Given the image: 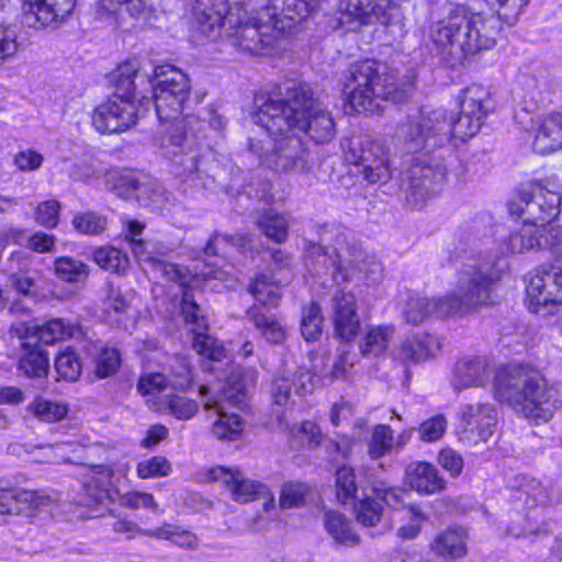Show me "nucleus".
Returning a JSON list of instances; mask_svg holds the SVG:
<instances>
[{
	"label": "nucleus",
	"instance_id": "nucleus-1",
	"mask_svg": "<svg viewBox=\"0 0 562 562\" xmlns=\"http://www.w3.org/2000/svg\"><path fill=\"white\" fill-rule=\"evenodd\" d=\"M280 98L258 93L254 98L251 120L270 136L311 140H329L336 136V124L325 105L313 97L304 83L288 82Z\"/></svg>",
	"mask_w": 562,
	"mask_h": 562
},
{
	"label": "nucleus",
	"instance_id": "nucleus-2",
	"mask_svg": "<svg viewBox=\"0 0 562 562\" xmlns=\"http://www.w3.org/2000/svg\"><path fill=\"white\" fill-rule=\"evenodd\" d=\"M148 89L153 91L154 106L164 133L172 138H217L223 137L225 120L217 113L209 112L207 117L181 116L183 104L191 93V82L186 72L170 65L153 69Z\"/></svg>",
	"mask_w": 562,
	"mask_h": 562
},
{
	"label": "nucleus",
	"instance_id": "nucleus-3",
	"mask_svg": "<svg viewBox=\"0 0 562 562\" xmlns=\"http://www.w3.org/2000/svg\"><path fill=\"white\" fill-rule=\"evenodd\" d=\"M501 32L499 18L452 5L429 29V41L451 65L492 49Z\"/></svg>",
	"mask_w": 562,
	"mask_h": 562
},
{
	"label": "nucleus",
	"instance_id": "nucleus-4",
	"mask_svg": "<svg viewBox=\"0 0 562 562\" xmlns=\"http://www.w3.org/2000/svg\"><path fill=\"white\" fill-rule=\"evenodd\" d=\"M492 109L490 91L481 85H471L462 91L460 116L452 124L447 123L442 110L418 111L398 121L393 137L416 140L449 132L454 140H469L479 133Z\"/></svg>",
	"mask_w": 562,
	"mask_h": 562
},
{
	"label": "nucleus",
	"instance_id": "nucleus-5",
	"mask_svg": "<svg viewBox=\"0 0 562 562\" xmlns=\"http://www.w3.org/2000/svg\"><path fill=\"white\" fill-rule=\"evenodd\" d=\"M494 396L535 422L549 420L562 405V390L538 372L517 366L501 370L493 384Z\"/></svg>",
	"mask_w": 562,
	"mask_h": 562
},
{
	"label": "nucleus",
	"instance_id": "nucleus-6",
	"mask_svg": "<svg viewBox=\"0 0 562 562\" xmlns=\"http://www.w3.org/2000/svg\"><path fill=\"white\" fill-rule=\"evenodd\" d=\"M415 79L413 70L398 81L382 63L370 59L357 63L346 86L349 106L358 113H375L384 101H403L414 87Z\"/></svg>",
	"mask_w": 562,
	"mask_h": 562
},
{
	"label": "nucleus",
	"instance_id": "nucleus-7",
	"mask_svg": "<svg viewBox=\"0 0 562 562\" xmlns=\"http://www.w3.org/2000/svg\"><path fill=\"white\" fill-rule=\"evenodd\" d=\"M308 256L314 260L313 270L317 276L330 274L334 283L339 284L362 273L364 279L376 284L383 279V266L374 257L363 255L356 247L350 248L347 234L336 229L334 243L330 245L313 244Z\"/></svg>",
	"mask_w": 562,
	"mask_h": 562
},
{
	"label": "nucleus",
	"instance_id": "nucleus-8",
	"mask_svg": "<svg viewBox=\"0 0 562 562\" xmlns=\"http://www.w3.org/2000/svg\"><path fill=\"white\" fill-rule=\"evenodd\" d=\"M502 273L503 268L495 259H475L463 263L453 290L445 296L441 311L454 316L487 305Z\"/></svg>",
	"mask_w": 562,
	"mask_h": 562
},
{
	"label": "nucleus",
	"instance_id": "nucleus-9",
	"mask_svg": "<svg viewBox=\"0 0 562 562\" xmlns=\"http://www.w3.org/2000/svg\"><path fill=\"white\" fill-rule=\"evenodd\" d=\"M277 11L273 7L257 3V9L251 12V7L246 3L244 8L231 12L227 16L225 38L241 52L261 54L276 40Z\"/></svg>",
	"mask_w": 562,
	"mask_h": 562
},
{
	"label": "nucleus",
	"instance_id": "nucleus-10",
	"mask_svg": "<svg viewBox=\"0 0 562 562\" xmlns=\"http://www.w3.org/2000/svg\"><path fill=\"white\" fill-rule=\"evenodd\" d=\"M562 196L558 191L549 190L539 182L522 186L508 203L512 215L522 217V223L535 228L544 226L560 213Z\"/></svg>",
	"mask_w": 562,
	"mask_h": 562
},
{
	"label": "nucleus",
	"instance_id": "nucleus-11",
	"mask_svg": "<svg viewBox=\"0 0 562 562\" xmlns=\"http://www.w3.org/2000/svg\"><path fill=\"white\" fill-rule=\"evenodd\" d=\"M239 373L233 372L222 392L204 403L205 411L213 409L218 417L212 428L221 440H236L243 431L244 423L235 413H227L226 406L240 407L246 404V384L239 381Z\"/></svg>",
	"mask_w": 562,
	"mask_h": 562
},
{
	"label": "nucleus",
	"instance_id": "nucleus-12",
	"mask_svg": "<svg viewBox=\"0 0 562 562\" xmlns=\"http://www.w3.org/2000/svg\"><path fill=\"white\" fill-rule=\"evenodd\" d=\"M526 292L529 310L536 314H552L562 304V263L557 251L553 263H543L530 274Z\"/></svg>",
	"mask_w": 562,
	"mask_h": 562
},
{
	"label": "nucleus",
	"instance_id": "nucleus-13",
	"mask_svg": "<svg viewBox=\"0 0 562 562\" xmlns=\"http://www.w3.org/2000/svg\"><path fill=\"white\" fill-rule=\"evenodd\" d=\"M336 18L340 25L369 24L375 19L385 26L404 32L403 14L397 0H339Z\"/></svg>",
	"mask_w": 562,
	"mask_h": 562
},
{
	"label": "nucleus",
	"instance_id": "nucleus-14",
	"mask_svg": "<svg viewBox=\"0 0 562 562\" xmlns=\"http://www.w3.org/2000/svg\"><path fill=\"white\" fill-rule=\"evenodd\" d=\"M205 481L220 482L238 503H248L258 497H268L265 504L268 509L274 499L266 484L247 477L238 468L215 467L206 472Z\"/></svg>",
	"mask_w": 562,
	"mask_h": 562
},
{
	"label": "nucleus",
	"instance_id": "nucleus-15",
	"mask_svg": "<svg viewBox=\"0 0 562 562\" xmlns=\"http://www.w3.org/2000/svg\"><path fill=\"white\" fill-rule=\"evenodd\" d=\"M246 3V0H195L193 14L196 31L211 41L225 38L227 16Z\"/></svg>",
	"mask_w": 562,
	"mask_h": 562
},
{
	"label": "nucleus",
	"instance_id": "nucleus-16",
	"mask_svg": "<svg viewBox=\"0 0 562 562\" xmlns=\"http://www.w3.org/2000/svg\"><path fill=\"white\" fill-rule=\"evenodd\" d=\"M345 160L361 165L364 178L371 182L386 181L391 177L389 157L383 143H341Z\"/></svg>",
	"mask_w": 562,
	"mask_h": 562
},
{
	"label": "nucleus",
	"instance_id": "nucleus-17",
	"mask_svg": "<svg viewBox=\"0 0 562 562\" xmlns=\"http://www.w3.org/2000/svg\"><path fill=\"white\" fill-rule=\"evenodd\" d=\"M181 313L193 333L192 347L201 356L220 361L225 357L223 345L212 336L206 335L207 322L202 308L196 304L194 295L186 290L181 301Z\"/></svg>",
	"mask_w": 562,
	"mask_h": 562
},
{
	"label": "nucleus",
	"instance_id": "nucleus-18",
	"mask_svg": "<svg viewBox=\"0 0 562 562\" xmlns=\"http://www.w3.org/2000/svg\"><path fill=\"white\" fill-rule=\"evenodd\" d=\"M77 0H22V23L32 29L57 27L72 13Z\"/></svg>",
	"mask_w": 562,
	"mask_h": 562
},
{
	"label": "nucleus",
	"instance_id": "nucleus-19",
	"mask_svg": "<svg viewBox=\"0 0 562 562\" xmlns=\"http://www.w3.org/2000/svg\"><path fill=\"white\" fill-rule=\"evenodd\" d=\"M409 166L404 173V181L408 182L407 190L417 199H425L440 191L446 181V167L430 165L422 157H409Z\"/></svg>",
	"mask_w": 562,
	"mask_h": 562
},
{
	"label": "nucleus",
	"instance_id": "nucleus-20",
	"mask_svg": "<svg viewBox=\"0 0 562 562\" xmlns=\"http://www.w3.org/2000/svg\"><path fill=\"white\" fill-rule=\"evenodd\" d=\"M139 114L135 103L109 98L94 110L92 124L101 134L121 133L131 128Z\"/></svg>",
	"mask_w": 562,
	"mask_h": 562
},
{
	"label": "nucleus",
	"instance_id": "nucleus-21",
	"mask_svg": "<svg viewBox=\"0 0 562 562\" xmlns=\"http://www.w3.org/2000/svg\"><path fill=\"white\" fill-rule=\"evenodd\" d=\"M461 440L476 445L487 441L496 427V409L491 404H468L461 408Z\"/></svg>",
	"mask_w": 562,
	"mask_h": 562
},
{
	"label": "nucleus",
	"instance_id": "nucleus-22",
	"mask_svg": "<svg viewBox=\"0 0 562 562\" xmlns=\"http://www.w3.org/2000/svg\"><path fill=\"white\" fill-rule=\"evenodd\" d=\"M53 499L43 492L0 488V515L32 517L40 512L50 510Z\"/></svg>",
	"mask_w": 562,
	"mask_h": 562
},
{
	"label": "nucleus",
	"instance_id": "nucleus-23",
	"mask_svg": "<svg viewBox=\"0 0 562 562\" xmlns=\"http://www.w3.org/2000/svg\"><path fill=\"white\" fill-rule=\"evenodd\" d=\"M150 14L145 0H99L94 8V19L113 27L125 25L126 15L146 20Z\"/></svg>",
	"mask_w": 562,
	"mask_h": 562
},
{
	"label": "nucleus",
	"instance_id": "nucleus-24",
	"mask_svg": "<svg viewBox=\"0 0 562 562\" xmlns=\"http://www.w3.org/2000/svg\"><path fill=\"white\" fill-rule=\"evenodd\" d=\"M113 83L114 93L111 99L135 103L136 89L144 86V89L147 90L148 83H150V75L142 72L136 60H128L117 67L113 74Z\"/></svg>",
	"mask_w": 562,
	"mask_h": 562
},
{
	"label": "nucleus",
	"instance_id": "nucleus-25",
	"mask_svg": "<svg viewBox=\"0 0 562 562\" xmlns=\"http://www.w3.org/2000/svg\"><path fill=\"white\" fill-rule=\"evenodd\" d=\"M333 321L337 336L346 341L353 339L360 328L355 295L350 292H337L333 299Z\"/></svg>",
	"mask_w": 562,
	"mask_h": 562
},
{
	"label": "nucleus",
	"instance_id": "nucleus-26",
	"mask_svg": "<svg viewBox=\"0 0 562 562\" xmlns=\"http://www.w3.org/2000/svg\"><path fill=\"white\" fill-rule=\"evenodd\" d=\"M18 335L25 334L26 337H35L38 341L49 345L66 338H79L83 335L82 328L64 318H53L42 326H25L19 324L13 326Z\"/></svg>",
	"mask_w": 562,
	"mask_h": 562
},
{
	"label": "nucleus",
	"instance_id": "nucleus-27",
	"mask_svg": "<svg viewBox=\"0 0 562 562\" xmlns=\"http://www.w3.org/2000/svg\"><path fill=\"white\" fill-rule=\"evenodd\" d=\"M488 363L481 357H465L454 364L451 384L454 390L483 386L490 379Z\"/></svg>",
	"mask_w": 562,
	"mask_h": 562
},
{
	"label": "nucleus",
	"instance_id": "nucleus-28",
	"mask_svg": "<svg viewBox=\"0 0 562 562\" xmlns=\"http://www.w3.org/2000/svg\"><path fill=\"white\" fill-rule=\"evenodd\" d=\"M468 532L463 527L447 528L436 535L429 548L435 555L459 560L468 553Z\"/></svg>",
	"mask_w": 562,
	"mask_h": 562
},
{
	"label": "nucleus",
	"instance_id": "nucleus-29",
	"mask_svg": "<svg viewBox=\"0 0 562 562\" xmlns=\"http://www.w3.org/2000/svg\"><path fill=\"white\" fill-rule=\"evenodd\" d=\"M406 483L420 494H434L445 488V481L438 470L427 462H413L405 471Z\"/></svg>",
	"mask_w": 562,
	"mask_h": 562
},
{
	"label": "nucleus",
	"instance_id": "nucleus-30",
	"mask_svg": "<svg viewBox=\"0 0 562 562\" xmlns=\"http://www.w3.org/2000/svg\"><path fill=\"white\" fill-rule=\"evenodd\" d=\"M131 249L135 258L140 263L150 266L154 270L160 272L161 276L166 277L170 281L179 282L180 285L183 286L187 285L188 280L183 270L180 269L177 265L165 261L155 256L148 249V245L143 239H132Z\"/></svg>",
	"mask_w": 562,
	"mask_h": 562
},
{
	"label": "nucleus",
	"instance_id": "nucleus-31",
	"mask_svg": "<svg viewBox=\"0 0 562 562\" xmlns=\"http://www.w3.org/2000/svg\"><path fill=\"white\" fill-rule=\"evenodd\" d=\"M308 1L310 0H249L248 4L251 7V12L257 9V3L276 8L278 13L274 27L277 31H281L285 27H291V24H283L284 20L296 22L307 16Z\"/></svg>",
	"mask_w": 562,
	"mask_h": 562
},
{
	"label": "nucleus",
	"instance_id": "nucleus-32",
	"mask_svg": "<svg viewBox=\"0 0 562 562\" xmlns=\"http://www.w3.org/2000/svg\"><path fill=\"white\" fill-rule=\"evenodd\" d=\"M441 349V341L430 334H418L401 345V357L407 361H424L435 357Z\"/></svg>",
	"mask_w": 562,
	"mask_h": 562
},
{
	"label": "nucleus",
	"instance_id": "nucleus-33",
	"mask_svg": "<svg viewBox=\"0 0 562 562\" xmlns=\"http://www.w3.org/2000/svg\"><path fill=\"white\" fill-rule=\"evenodd\" d=\"M445 296L439 299H427L422 296H409L404 308V317L409 324H420L430 315L439 317L452 316L451 313H443L441 305Z\"/></svg>",
	"mask_w": 562,
	"mask_h": 562
},
{
	"label": "nucleus",
	"instance_id": "nucleus-34",
	"mask_svg": "<svg viewBox=\"0 0 562 562\" xmlns=\"http://www.w3.org/2000/svg\"><path fill=\"white\" fill-rule=\"evenodd\" d=\"M144 535L158 540H167L184 550H195L199 547L195 533L175 524L164 522L159 527L144 531Z\"/></svg>",
	"mask_w": 562,
	"mask_h": 562
},
{
	"label": "nucleus",
	"instance_id": "nucleus-35",
	"mask_svg": "<svg viewBox=\"0 0 562 562\" xmlns=\"http://www.w3.org/2000/svg\"><path fill=\"white\" fill-rule=\"evenodd\" d=\"M324 525L331 538L340 544L352 547L360 542V537L353 530L351 521L339 512H326Z\"/></svg>",
	"mask_w": 562,
	"mask_h": 562
},
{
	"label": "nucleus",
	"instance_id": "nucleus-36",
	"mask_svg": "<svg viewBox=\"0 0 562 562\" xmlns=\"http://www.w3.org/2000/svg\"><path fill=\"white\" fill-rule=\"evenodd\" d=\"M247 316L255 327L271 344H281L285 338V329L280 321L272 314H267L258 306L248 310Z\"/></svg>",
	"mask_w": 562,
	"mask_h": 562
},
{
	"label": "nucleus",
	"instance_id": "nucleus-37",
	"mask_svg": "<svg viewBox=\"0 0 562 562\" xmlns=\"http://www.w3.org/2000/svg\"><path fill=\"white\" fill-rule=\"evenodd\" d=\"M391 326H371L359 342L361 355L364 357H378L384 353L393 337Z\"/></svg>",
	"mask_w": 562,
	"mask_h": 562
},
{
	"label": "nucleus",
	"instance_id": "nucleus-38",
	"mask_svg": "<svg viewBox=\"0 0 562 562\" xmlns=\"http://www.w3.org/2000/svg\"><path fill=\"white\" fill-rule=\"evenodd\" d=\"M249 243V238L245 235H223L214 233L207 240L203 250L206 260H210L212 257L216 258L215 261L207 262V266H220L224 261V258L218 255L220 250L225 252L226 248L231 246L243 251Z\"/></svg>",
	"mask_w": 562,
	"mask_h": 562
},
{
	"label": "nucleus",
	"instance_id": "nucleus-39",
	"mask_svg": "<svg viewBox=\"0 0 562 562\" xmlns=\"http://www.w3.org/2000/svg\"><path fill=\"white\" fill-rule=\"evenodd\" d=\"M539 245V228H535L532 225L522 226L509 234L507 240L502 246L501 252L507 254H520L527 250L533 249Z\"/></svg>",
	"mask_w": 562,
	"mask_h": 562
},
{
	"label": "nucleus",
	"instance_id": "nucleus-40",
	"mask_svg": "<svg viewBox=\"0 0 562 562\" xmlns=\"http://www.w3.org/2000/svg\"><path fill=\"white\" fill-rule=\"evenodd\" d=\"M112 476L113 471L106 465H94L88 470L83 486L92 499L100 502L106 496L108 488L112 484Z\"/></svg>",
	"mask_w": 562,
	"mask_h": 562
},
{
	"label": "nucleus",
	"instance_id": "nucleus-41",
	"mask_svg": "<svg viewBox=\"0 0 562 562\" xmlns=\"http://www.w3.org/2000/svg\"><path fill=\"white\" fill-rule=\"evenodd\" d=\"M260 231L271 240L282 244L288 237L289 221L274 210L265 211L258 218Z\"/></svg>",
	"mask_w": 562,
	"mask_h": 562
},
{
	"label": "nucleus",
	"instance_id": "nucleus-42",
	"mask_svg": "<svg viewBox=\"0 0 562 562\" xmlns=\"http://www.w3.org/2000/svg\"><path fill=\"white\" fill-rule=\"evenodd\" d=\"M92 258L100 268L117 274L125 273L130 267L128 256L112 246L95 249L92 254Z\"/></svg>",
	"mask_w": 562,
	"mask_h": 562
},
{
	"label": "nucleus",
	"instance_id": "nucleus-43",
	"mask_svg": "<svg viewBox=\"0 0 562 562\" xmlns=\"http://www.w3.org/2000/svg\"><path fill=\"white\" fill-rule=\"evenodd\" d=\"M249 292L262 305L271 306L277 305L281 295L279 282L267 273L256 276L249 285Z\"/></svg>",
	"mask_w": 562,
	"mask_h": 562
},
{
	"label": "nucleus",
	"instance_id": "nucleus-44",
	"mask_svg": "<svg viewBox=\"0 0 562 562\" xmlns=\"http://www.w3.org/2000/svg\"><path fill=\"white\" fill-rule=\"evenodd\" d=\"M266 154L260 157L262 164L277 170H290L299 165L293 157L290 143H268Z\"/></svg>",
	"mask_w": 562,
	"mask_h": 562
},
{
	"label": "nucleus",
	"instance_id": "nucleus-45",
	"mask_svg": "<svg viewBox=\"0 0 562 562\" xmlns=\"http://www.w3.org/2000/svg\"><path fill=\"white\" fill-rule=\"evenodd\" d=\"M27 411L44 423H55L63 419L68 408L65 404L36 396L29 405Z\"/></svg>",
	"mask_w": 562,
	"mask_h": 562
},
{
	"label": "nucleus",
	"instance_id": "nucleus-46",
	"mask_svg": "<svg viewBox=\"0 0 562 562\" xmlns=\"http://www.w3.org/2000/svg\"><path fill=\"white\" fill-rule=\"evenodd\" d=\"M55 274L63 281L77 283L89 276V267L81 260L72 257H58L54 262Z\"/></svg>",
	"mask_w": 562,
	"mask_h": 562
},
{
	"label": "nucleus",
	"instance_id": "nucleus-47",
	"mask_svg": "<svg viewBox=\"0 0 562 562\" xmlns=\"http://www.w3.org/2000/svg\"><path fill=\"white\" fill-rule=\"evenodd\" d=\"M394 434L389 425H376L368 443V453L373 460H378L393 450Z\"/></svg>",
	"mask_w": 562,
	"mask_h": 562
},
{
	"label": "nucleus",
	"instance_id": "nucleus-48",
	"mask_svg": "<svg viewBox=\"0 0 562 562\" xmlns=\"http://www.w3.org/2000/svg\"><path fill=\"white\" fill-rule=\"evenodd\" d=\"M530 136L536 139L562 140V115L551 113L532 122Z\"/></svg>",
	"mask_w": 562,
	"mask_h": 562
},
{
	"label": "nucleus",
	"instance_id": "nucleus-49",
	"mask_svg": "<svg viewBox=\"0 0 562 562\" xmlns=\"http://www.w3.org/2000/svg\"><path fill=\"white\" fill-rule=\"evenodd\" d=\"M25 256L22 252H14L11 255L8 261V270L10 272L9 279L10 283L15 290L24 295L30 294L31 289L34 286V280L22 274V270L26 266Z\"/></svg>",
	"mask_w": 562,
	"mask_h": 562
},
{
	"label": "nucleus",
	"instance_id": "nucleus-50",
	"mask_svg": "<svg viewBox=\"0 0 562 562\" xmlns=\"http://www.w3.org/2000/svg\"><path fill=\"white\" fill-rule=\"evenodd\" d=\"M323 315L321 306L312 303L302 311L301 333L305 340L314 341L321 337Z\"/></svg>",
	"mask_w": 562,
	"mask_h": 562
},
{
	"label": "nucleus",
	"instance_id": "nucleus-51",
	"mask_svg": "<svg viewBox=\"0 0 562 562\" xmlns=\"http://www.w3.org/2000/svg\"><path fill=\"white\" fill-rule=\"evenodd\" d=\"M7 237L16 244H22L26 239V247L37 252L50 251L55 245V236L43 232H37L26 238L23 229L12 228L8 232Z\"/></svg>",
	"mask_w": 562,
	"mask_h": 562
},
{
	"label": "nucleus",
	"instance_id": "nucleus-52",
	"mask_svg": "<svg viewBox=\"0 0 562 562\" xmlns=\"http://www.w3.org/2000/svg\"><path fill=\"white\" fill-rule=\"evenodd\" d=\"M48 356L41 349L26 352L19 363V369L27 376L41 378L48 371Z\"/></svg>",
	"mask_w": 562,
	"mask_h": 562
},
{
	"label": "nucleus",
	"instance_id": "nucleus-53",
	"mask_svg": "<svg viewBox=\"0 0 562 562\" xmlns=\"http://www.w3.org/2000/svg\"><path fill=\"white\" fill-rule=\"evenodd\" d=\"M103 306L109 318H113L119 325H124L123 317L128 311L130 303L124 297L120 289L114 288L112 284L108 285Z\"/></svg>",
	"mask_w": 562,
	"mask_h": 562
},
{
	"label": "nucleus",
	"instance_id": "nucleus-54",
	"mask_svg": "<svg viewBox=\"0 0 562 562\" xmlns=\"http://www.w3.org/2000/svg\"><path fill=\"white\" fill-rule=\"evenodd\" d=\"M161 413H169L178 419H189L198 412L194 401L178 395H166V402L158 408Z\"/></svg>",
	"mask_w": 562,
	"mask_h": 562
},
{
	"label": "nucleus",
	"instance_id": "nucleus-55",
	"mask_svg": "<svg viewBox=\"0 0 562 562\" xmlns=\"http://www.w3.org/2000/svg\"><path fill=\"white\" fill-rule=\"evenodd\" d=\"M171 463L162 456H154L137 463V476L143 480L167 476L171 473Z\"/></svg>",
	"mask_w": 562,
	"mask_h": 562
},
{
	"label": "nucleus",
	"instance_id": "nucleus-56",
	"mask_svg": "<svg viewBox=\"0 0 562 562\" xmlns=\"http://www.w3.org/2000/svg\"><path fill=\"white\" fill-rule=\"evenodd\" d=\"M95 374L101 378H108L116 372L121 363V356L115 348L101 347L95 357Z\"/></svg>",
	"mask_w": 562,
	"mask_h": 562
},
{
	"label": "nucleus",
	"instance_id": "nucleus-57",
	"mask_svg": "<svg viewBox=\"0 0 562 562\" xmlns=\"http://www.w3.org/2000/svg\"><path fill=\"white\" fill-rule=\"evenodd\" d=\"M55 369L60 378L75 381L80 375L81 362L78 355L67 348L56 357Z\"/></svg>",
	"mask_w": 562,
	"mask_h": 562
},
{
	"label": "nucleus",
	"instance_id": "nucleus-58",
	"mask_svg": "<svg viewBox=\"0 0 562 562\" xmlns=\"http://www.w3.org/2000/svg\"><path fill=\"white\" fill-rule=\"evenodd\" d=\"M356 519L364 527L375 526L382 516V507L375 497H366L355 507Z\"/></svg>",
	"mask_w": 562,
	"mask_h": 562
},
{
	"label": "nucleus",
	"instance_id": "nucleus-59",
	"mask_svg": "<svg viewBox=\"0 0 562 562\" xmlns=\"http://www.w3.org/2000/svg\"><path fill=\"white\" fill-rule=\"evenodd\" d=\"M20 47L16 30L10 25L0 24V65L13 59Z\"/></svg>",
	"mask_w": 562,
	"mask_h": 562
},
{
	"label": "nucleus",
	"instance_id": "nucleus-60",
	"mask_svg": "<svg viewBox=\"0 0 562 562\" xmlns=\"http://www.w3.org/2000/svg\"><path fill=\"white\" fill-rule=\"evenodd\" d=\"M170 371L172 380H169L172 389L183 390L189 386L192 381V371L187 357L176 355L171 359Z\"/></svg>",
	"mask_w": 562,
	"mask_h": 562
},
{
	"label": "nucleus",
	"instance_id": "nucleus-61",
	"mask_svg": "<svg viewBox=\"0 0 562 562\" xmlns=\"http://www.w3.org/2000/svg\"><path fill=\"white\" fill-rule=\"evenodd\" d=\"M72 225L80 234L98 235L104 232L106 218L93 212H86L76 215L72 220Z\"/></svg>",
	"mask_w": 562,
	"mask_h": 562
},
{
	"label": "nucleus",
	"instance_id": "nucleus-62",
	"mask_svg": "<svg viewBox=\"0 0 562 562\" xmlns=\"http://www.w3.org/2000/svg\"><path fill=\"white\" fill-rule=\"evenodd\" d=\"M308 492V486L304 483H285L282 486L280 496V506L284 509L300 507L305 502V496Z\"/></svg>",
	"mask_w": 562,
	"mask_h": 562
},
{
	"label": "nucleus",
	"instance_id": "nucleus-63",
	"mask_svg": "<svg viewBox=\"0 0 562 562\" xmlns=\"http://www.w3.org/2000/svg\"><path fill=\"white\" fill-rule=\"evenodd\" d=\"M337 498L341 503L355 497L357 492L353 470L347 467L339 468L336 472Z\"/></svg>",
	"mask_w": 562,
	"mask_h": 562
},
{
	"label": "nucleus",
	"instance_id": "nucleus-64",
	"mask_svg": "<svg viewBox=\"0 0 562 562\" xmlns=\"http://www.w3.org/2000/svg\"><path fill=\"white\" fill-rule=\"evenodd\" d=\"M447 426L448 422L443 415H435L419 425V439L424 442H435L443 436Z\"/></svg>",
	"mask_w": 562,
	"mask_h": 562
}]
</instances>
